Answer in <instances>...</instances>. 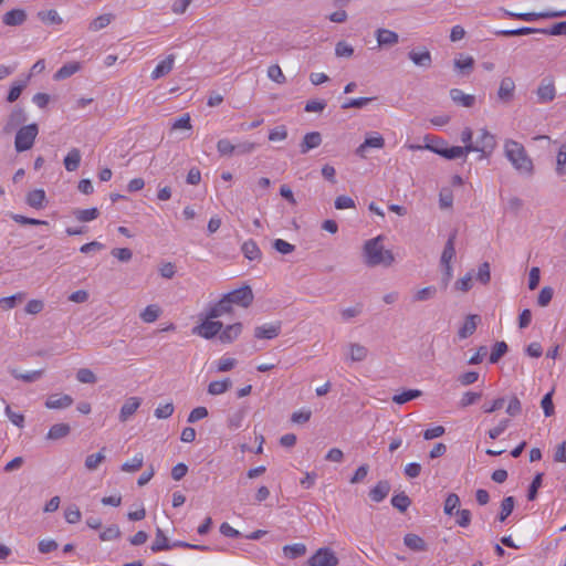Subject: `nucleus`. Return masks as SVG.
<instances>
[{"label":"nucleus","mask_w":566,"mask_h":566,"mask_svg":"<svg viewBox=\"0 0 566 566\" xmlns=\"http://www.w3.org/2000/svg\"><path fill=\"white\" fill-rule=\"evenodd\" d=\"M458 231L453 230L446 242L444 249L441 254V264H451V260L455 255V239H457Z\"/></svg>","instance_id":"24"},{"label":"nucleus","mask_w":566,"mask_h":566,"mask_svg":"<svg viewBox=\"0 0 566 566\" xmlns=\"http://www.w3.org/2000/svg\"><path fill=\"white\" fill-rule=\"evenodd\" d=\"M542 34H548V35H566V20L562 22H557L553 24L548 29H541Z\"/></svg>","instance_id":"61"},{"label":"nucleus","mask_w":566,"mask_h":566,"mask_svg":"<svg viewBox=\"0 0 566 566\" xmlns=\"http://www.w3.org/2000/svg\"><path fill=\"white\" fill-rule=\"evenodd\" d=\"M175 407L172 402H166L164 405H159L155 409V417L157 419H167L174 413Z\"/></svg>","instance_id":"60"},{"label":"nucleus","mask_w":566,"mask_h":566,"mask_svg":"<svg viewBox=\"0 0 566 566\" xmlns=\"http://www.w3.org/2000/svg\"><path fill=\"white\" fill-rule=\"evenodd\" d=\"M450 97L457 105L467 108L473 107L476 101L474 95L465 94L463 91L459 88L450 90Z\"/></svg>","instance_id":"19"},{"label":"nucleus","mask_w":566,"mask_h":566,"mask_svg":"<svg viewBox=\"0 0 566 566\" xmlns=\"http://www.w3.org/2000/svg\"><path fill=\"white\" fill-rule=\"evenodd\" d=\"M242 332V325L239 323L231 324L227 326L220 334V339L222 342H232Z\"/></svg>","instance_id":"39"},{"label":"nucleus","mask_w":566,"mask_h":566,"mask_svg":"<svg viewBox=\"0 0 566 566\" xmlns=\"http://www.w3.org/2000/svg\"><path fill=\"white\" fill-rule=\"evenodd\" d=\"M73 216L80 222H90L99 216V211L97 208L75 209Z\"/></svg>","instance_id":"34"},{"label":"nucleus","mask_w":566,"mask_h":566,"mask_svg":"<svg viewBox=\"0 0 566 566\" xmlns=\"http://www.w3.org/2000/svg\"><path fill=\"white\" fill-rule=\"evenodd\" d=\"M114 15L112 13H104L93 19L88 29L93 32L99 31L112 23Z\"/></svg>","instance_id":"36"},{"label":"nucleus","mask_w":566,"mask_h":566,"mask_svg":"<svg viewBox=\"0 0 566 566\" xmlns=\"http://www.w3.org/2000/svg\"><path fill=\"white\" fill-rule=\"evenodd\" d=\"M532 33H541V29L531 28V27H522L518 29L512 30H499L495 31V35L497 36H517V35H527Z\"/></svg>","instance_id":"32"},{"label":"nucleus","mask_w":566,"mask_h":566,"mask_svg":"<svg viewBox=\"0 0 566 566\" xmlns=\"http://www.w3.org/2000/svg\"><path fill=\"white\" fill-rule=\"evenodd\" d=\"M391 490V485L388 480H380L377 484L369 490L368 496L375 503L384 501Z\"/></svg>","instance_id":"15"},{"label":"nucleus","mask_w":566,"mask_h":566,"mask_svg":"<svg viewBox=\"0 0 566 566\" xmlns=\"http://www.w3.org/2000/svg\"><path fill=\"white\" fill-rule=\"evenodd\" d=\"M120 536V531L117 525H111L99 533V539L103 542L114 541Z\"/></svg>","instance_id":"52"},{"label":"nucleus","mask_w":566,"mask_h":566,"mask_svg":"<svg viewBox=\"0 0 566 566\" xmlns=\"http://www.w3.org/2000/svg\"><path fill=\"white\" fill-rule=\"evenodd\" d=\"M25 120H27L25 111L20 106L13 107L6 118V122H4V125L2 128L3 133L11 134L13 130H18L21 126H23Z\"/></svg>","instance_id":"10"},{"label":"nucleus","mask_w":566,"mask_h":566,"mask_svg":"<svg viewBox=\"0 0 566 566\" xmlns=\"http://www.w3.org/2000/svg\"><path fill=\"white\" fill-rule=\"evenodd\" d=\"M221 328L222 323L216 321V318H210V313L208 312L206 318L193 327L192 333L206 339H210L219 334Z\"/></svg>","instance_id":"9"},{"label":"nucleus","mask_w":566,"mask_h":566,"mask_svg":"<svg viewBox=\"0 0 566 566\" xmlns=\"http://www.w3.org/2000/svg\"><path fill=\"white\" fill-rule=\"evenodd\" d=\"M322 144V135L318 132H311L305 134L300 145L301 154H306L311 149L318 147Z\"/></svg>","instance_id":"21"},{"label":"nucleus","mask_w":566,"mask_h":566,"mask_svg":"<svg viewBox=\"0 0 566 566\" xmlns=\"http://www.w3.org/2000/svg\"><path fill=\"white\" fill-rule=\"evenodd\" d=\"M437 294V287L436 286H427L419 291L413 296L415 302H423L428 301L430 298H433Z\"/></svg>","instance_id":"50"},{"label":"nucleus","mask_w":566,"mask_h":566,"mask_svg":"<svg viewBox=\"0 0 566 566\" xmlns=\"http://www.w3.org/2000/svg\"><path fill=\"white\" fill-rule=\"evenodd\" d=\"M144 464V455L136 453L130 460L124 462L120 467L122 471L134 473L142 469Z\"/></svg>","instance_id":"37"},{"label":"nucleus","mask_w":566,"mask_h":566,"mask_svg":"<svg viewBox=\"0 0 566 566\" xmlns=\"http://www.w3.org/2000/svg\"><path fill=\"white\" fill-rule=\"evenodd\" d=\"M555 171L558 176L566 175V142L558 149Z\"/></svg>","instance_id":"44"},{"label":"nucleus","mask_w":566,"mask_h":566,"mask_svg":"<svg viewBox=\"0 0 566 566\" xmlns=\"http://www.w3.org/2000/svg\"><path fill=\"white\" fill-rule=\"evenodd\" d=\"M515 500L513 496H506L502 500L501 511L497 516L500 522H504L514 510Z\"/></svg>","instance_id":"43"},{"label":"nucleus","mask_w":566,"mask_h":566,"mask_svg":"<svg viewBox=\"0 0 566 566\" xmlns=\"http://www.w3.org/2000/svg\"><path fill=\"white\" fill-rule=\"evenodd\" d=\"M408 57L419 67L429 69L432 64L431 53L426 48L409 51Z\"/></svg>","instance_id":"14"},{"label":"nucleus","mask_w":566,"mask_h":566,"mask_svg":"<svg viewBox=\"0 0 566 566\" xmlns=\"http://www.w3.org/2000/svg\"><path fill=\"white\" fill-rule=\"evenodd\" d=\"M268 76L274 81L275 83L283 84L285 83L286 78L281 70V67L276 64L271 65L268 69Z\"/></svg>","instance_id":"63"},{"label":"nucleus","mask_w":566,"mask_h":566,"mask_svg":"<svg viewBox=\"0 0 566 566\" xmlns=\"http://www.w3.org/2000/svg\"><path fill=\"white\" fill-rule=\"evenodd\" d=\"M142 399L139 397H129L120 408L119 420L125 422L130 418L140 407Z\"/></svg>","instance_id":"18"},{"label":"nucleus","mask_w":566,"mask_h":566,"mask_svg":"<svg viewBox=\"0 0 566 566\" xmlns=\"http://www.w3.org/2000/svg\"><path fill=\"white\" fill-rule=\"evenodd\" d=\"M39 135V126L36 123H31L21 126L15 132L14 148L18 153L30 150Z\"/></svg>","instance_id":"4"},{"label":"nucleus","mask_w":566,"mask_h":566,"mask_svg":"<svg viewBox=\"0 0 566 566\" xmlns=\"http://www.w3.org/2000/svg\"><path fill=\"white\" fill-rule=\"evenodd\" d=\"M11 375L15 378V379H20V380H23L25 382H32L39 378L42 377L43 375V370H33V371H29V373H25V374H19L17 373V370H12L11 371Z\"/></svg>","instance_id":"54"},{"label":"nucleus","mask_w":566,"mask_h":566,"mask_svg":"<svg viewBox=\"0 0 566 566\" xmlns=\"http://www.w3.org/2000/svg\"><path fill=\"white\" fill-rule=\"evenodd\" d=\"M161 314V308L157 304L147 305L139 314L140 319L144 323H154L158 319Z\"/></svg>","instance_id":"29"},{"label":"nucleus","mask_w":566,"mask_h":566,"mask_svg":"<svg viewBox=\"0 0 566 566\" xmlns=\"http://www.w3.org/2000/svg\"><path fill=\"white\" fill-rule=\"evenodd\" d=\"M481 322V317L476 314H469L465 317L463 325L458 331V336L460 339H465L474 334L476 331L478 324Z\"/></svg>","instance_id":"16"},{"label":"nucleus","mask_w":566,"mask_h":566,"mask_svg":"<svg viewBox=\"0 0 566 566\" xmlns=\"http://www.w3.org/2000/svg\"><path fill=\"white\" fill-rule=\"evenodd\" d=\"M476 281L482 283L483 285H486L491 281V271H490V263L483 262L479 265V270L475 276Z\"/></svg>","instance_id":"49"},{"label":"nucleus","mask_w":566,"mask_h":566,"mask_svg":"<svg viewBox=\"0 0 566 566\" xmlns=\"http://www.w3.org/2000/svg\"><path fill=\"white\" fill-rule=\"evenodd\" d=\"M422 395V391L419 389H408L401 394L395 395L392 397V401L397 405H403L412 399H416Z\"/></svg>","instance_id":"42"},{"label":"nucleus","mask_w":566,"mask_h":566,"mask_svg":"<svg viewBox=\"0 0 566 566\" xmlns=\"http://www.w3.org/2000/svg\"><path fill=\"white\" fill-rule=\"evenodd\" d=\"M553 295L554 290L551 286H544L537 296V304L541 307L547 306L551 303Z\"/></svg>","instance_id":"56"},{"label":"nucleus","mask_w":566,"mask_h":566,"mask_svg":"<svg viewBox=\"0 0 566 566\" xmlns=\"http://www.w3.org/2000/svg\"><path fill=\"white\" fill-rule=\"evenodd\" d=\"M375 97H358V98H350L346 101L343 105V109L347 108H361L369 104L371 101H374Z\"/></svg>","instance_id":"51"},{"label":"nucleus","mask_w":566,"mask_h":566,"mask_svg":"<svg viewBox=\"0 0 566 566\" xmlns=\"http://www.w3.org/2000/svg\"><path fill=\"white\" fill-rule=\"evenodd\" d=\"M471 151H473L472 146H447L444 148L433 149L434 154L440 155L449 160L460 158Z\"/></svg>","instance_id":"13"},{"label":"nucleus","mask_w":566,"mask_h":566,"mask_svg":"<svg viewBox=\"0 0 566 566\" xmlns=\"http://www.w3.org/2000/svg\"><path fill=\"white\" fill-rule=\"evenodd\" d=\"M248 306V286L229 292L216 304L209 307L210 318H218L234 312L235 307Z\"/></svg>","instance_id":"2"},{"label":"nucleus","mask_w":566,"mask_h":566,"mask_svg":"<svg viewBox=\"0 0 566 566\" xmlns=\"http://www.w3.org/2000/svg\"><path fill=\"white\" fill-rule=\"evenodd\" d=\"M27 203L34 209H42L45 207L46 195L43 189H33L27 193Z\"/></svg>","instance_id":"23"},{"label":"nucleus","mask_w":566,"mask_h":566,"mask_svg":"<svg viewBox=\"0 0 566 566\" xmlns=\"http://www.w3.org/2000/svg\"><path fill=\"white\" fill-rule=\"evenodd\" d=\"M504 155L518 172L527 176L534 174L533 160L521 143L507 139L504 144Z\"/></svg>","instance_id":"3"},{"label":"nucleus","mask_w":566,"mask_h":566,"mask_svg":"<svg viewBox=\"0 0 566 566\" xmlns=\"http://www.w3.org/2000/svg\"><path fill=\"white\" fill-rule=\"evenodd\" d=\"M502 11L504 12L505 15H507L510 18H514V19L527 21V22L539 20V19H554V18L566 17V9L559 10V11L548 10V11H544V12H513V11H509L506 9H502Z\"/></svg>","instance_id":"6"},{"label":"nucleus","mask_w":566,"mask_h":566,"mask_svg":"<svg viewBox=\"0 0 566 566\" xmlns=\"http://www.w3.org/2000/svg\"><path fill=\"white\" fill-rule=\"evenodd\" d=\"M64 516L67 523L75 524L81 521L82 514L76 505H70L65 509Z\"/></svg>","instance_id":"58"},{"label":"nucleus","mask_w":566,"mask_h":566,"mask_svg":"<svg viewBox=\"0 0 566 566\" xmlns=\"http://www.w3.org/2000/svg\"><path fill=\"white\" fill-rule=\"evenodd\" d=\"M237 365V360L233 358V357H230V356H222L218 361H217V370L219 373H224V371H229L231 370L232 368H234Z\"/></svg>","instance_id":"57"},{"label":"nucleus","mask_w":566,"mask_h":566,"mask_svg":"<svg viewBox=\"0 0 566 566\" xmlns=\"http://www.w3.org/2000/svg\"><path fill=\"white\" fill-rule=\"evenodd\" d=\"M232 386L229 378L222 380H214L208 385V394L211 396H219L228 391Z\"/></svg>","instance_id":"30"},{"label":"nucleus","mask_w":566,"mask_h":566,"mask_svg":"<svg viewBox=\"0 0 566 566\" xmlns=\"http://www.w3.org/2000/svg\"><path fill=\"white\" fill-rule=\"evenodd\" d=\"M515 82L512 77H503L497 90V98L503 104H510L514 99Z\"/></svg>","instance_id":"11"},{"label":"nucleus","mask_w":566,"mask_h":566,"mask_svg":"<svg viewBox=\"0 0 566 566\" xmlns=\"http://www.w3.org/2000/svg\"><path fill=\"white\" fill-rule=\"evenodd\" d=\"M81 163V153L77 148H72L64 158V167L67 171H75Z\"/></svg>","instance_id":"33"},{"label":"nucleus","mask_w":566,"mask_h":566,"mask_svg":"<svg viewBox=\"0 0 566 566\" xmlns=\"http://www.w3.org/2000/svg\"><path fill=\"white\" fill-rule=\"evenodd\" d=\"M106 459V448L103 447L98 452L88 454L85 458L84 467L88 471L96 470Z\"/></svg>","instance_id":"28"},{"label":"nucleus","mask_w":566,"mask_h":566,"mask_svg":"<svg viewBox=\"0 0 566 566\" xmlns=\"http://www.w3.org/2000/svg\"><path fill=\"white\" fill-rule=\"evenodd\" d=\"M171 130H186L191 132L192 130V123L191 117L189 113H185L178 118L174 119L170 125Z\"/></svg>","instance_id":"35"},{"label":"nucleus","mask_w":566,"mask_h":566,"mask_svg":"<svg viewBox=\"0 0 566 566\" xmlns=\"http://www.w3.org/2000/svg\"><path fill=\"white\" fill-rule=\"evenodd\" d=\"M460 505V497L455 493L448 494L446 501H444V507L443 512L446 515H453L455 514L454 510L458 509Z\"/></svg>","instance_id":"47"},{"label":"nucleus","mask_w":566,"mask_h":566,"mask_svg":"<svg viewBox=\"0 0 566 566\" xmlns=\"http://www.w3.org/2000/svg\"><path fill=\"white\" fill-rule=\"evenodd\" d=\"M27 20V13L22 9H13L4 13L2 21L6 25H21Z\"/></svg>","instance_id":"26"},{"label":"nucleus","mask_w":566,"mask_h":566,"mask_svg":"<svg viewBox=\"0 0 566 566\" xmlns=\"http://www.w3.org/2000/svg\"><path fill=\"white\" fill-rule=\"evenodd\" d=\"M70 426L66 424V423H56V424H53L48 434H46V438L49 440H57V439H61V438H64L66 437L69 433H70Z\"/></svg>","instance_id":"38"},{"label":"nucleus","mask_w":566,"mask_h":566,"mask_svg":"<svg viewBox=\"0 0 566 566\" xmlns=\"http://www.w3.org/2000/svg\"><path fill=\"white\" fill-rule=\"evenodd\" d=\"M335 54L338 57H350L354 54V48L346 41H338L335 46Z\"/></svg>","instance_id":"55"},{"label":"nucleus","mask_w":566,"mask_h":566,"mask_svg":"<svg viewBox=\"0 0 566 566\" xmlns=\"http://www.w3.org/2000/svg\"><path fill=\"white\" fill-rule=\"evenodd\" d=\"M368 355V349L360 344H350V360L363 361Z\"/></svg>","instance_id":"48"},{"label":"nucleus","mask_w":566,"mask_h":566,"mask_svg":"<svg viewBox=\"0 0 566 566\" xmlns=\"http://www.w3.org/2000/svg\"><path fill=\"white\" fill-rule=\"evenodd\" d=\"M272 247L281 254H289L295 250V245L282 240V239L274 240L272 243Z\"/></svg>","instance_id":"64"},{"label":"nucleus","mask_w":566,"mask_h":566,"mask_svg":"<svg viewBox=\"0 0 566 566\" xmlns=\"http://www.w3.org/2000/svg\"><path fill=\"white\" fill-rule=\"evenodd\" d=\"M82 69L81 62L72 61L60 67L53 75L54 81H63L71 77Z\"/></svg>","instance_id":"22"},{"label":"nucleus","mask_w":566,"mask_h":566,"mask_svg":"<svg viewBox=\"0 0 566 566\" xmlns=\"http://www.w3.org/2000/svg\"><path fill=\"white\" fill-rule=\"evenodd\" d=\"M73 403V398L70 395H51L46 401L48 409H64Z\"/></svg>","instance_id":"20"},{"label":"nucleus","mask_w":566,"mask_h":566,"mask_svg":"<svg viewBox=\"0 0 566 566\" xmlns=\"http://www.w3.org/2000/svg\"><path fill=\"white\" fill-rule=\"evenodd\" d=\"M376 40L380 48L392 46L399 42V35L395 31L379 28L376 31Z\"/></svg>","instance_id":"17"},{"label":"nucleus","mask_w":566,"mask_h":566,"mask_svg":"<svg viewBox=\"0 0 566 566\" xmlns=\"http://www.w3.org/2000/svg\"><path fill=\"white\" fill-rule=\"evenodd\" d=\"M338 564V557L336 556L335 552L328 546L318 548L307 559L308 566H337Z\"/></svg>","instance_id":"7"},{"label":"nucleus","mask_w":566,"mask_h":566,"mask_svg":"<svg viewBox=\"0 0 566 566\" xmlns=\"http://www.w3.org/2000/svg\"><path fill=\"white\" fill-rule=\"evenodd\" d=\"M244 418H245V410L243 408L239 409L229 415V417L227 419V427L230 430H237L242 426Z\"/></svg>","instance_id":"41"},{"label":"nucleus","mask_w":566,"mask_h":566,"mask_svg":"<svg viewBox=\"0 0 566 566\" xmlns=\"http://www.w3.org/2000/svg\"><path fill=\"white\" fill-rule=\"evenodd\" d=\"M509 347L507 344L503 340L496 342L492 348L491 355H490V363L495 364L497 363L502 356H504L507 352Z\"/></svg>","instance_id":"46"},{"label":"nucleus","mask_w":566,"mask_h":566,"mask_svg":"<svg viewBox=\"0 0 566 566\" xmlns=\"http://www.w3.org/2000/svg\"><path fill=\"white\" fill-rule=\"evenodd\" d=\"M411 504V500L405 492H400L391 497V505L403 513Z\"/></svg>","instance_id":"40"},{"label":"nucleus","mask_w":566,"mask_h":566,"mask_svg":"<svg viewBox=\"0 0 566 566\" xmlns=\"http://www.w3.org/2000/svg\"><path fill=\"white\" fill-rule=\"evenodd\" d=\"M283 554L289 559H296L306 554V546L303 543H295L283 546Z\"/></svg>","instance_id":"31"},{"label":"nucleus","mask_w":566,"mask_h":566,"mask_svg":"<svg viewBox=\"0 0 566 566\" xmlns=\"http://www.w3.org/2000/svg\"><path fill=\"white\" fill-rule=\"evenodd\" d=\"M169 548H170V546L168 544V539L165 536L164 532L160 528H157L155 541L151 544V551L156 553V552L167 551Z\"/></svg>","instance_id":"45"},{"label":"nucleus","mask_w":566,"mask_h":566,"mask_svg":"<svg viewBox=\"0 0 566 566\" xmlns=\"http://www.w3.org/2000/svg\"><path fill=\"white\" fill-rule=\"evenodd\" d=\"M175 56L172 54L168 55L166 59L160 61L154 71L151 72V78L158 80L165 75H167L174 67Z\"/></svg>","instance_id":"25"},{"label":"nucleus","mask_w":566,"mask_h":566,"mask_svg":"<svg viewBox=\"0 0 566 566\" xmlns=\"http://www.w3.org/2000/svg\"><path fill=\"white\" fill-rule=\"evenodd\" d=\"M543 475H544L543 473H537L534 476V479L528 488V491H527V500L528 501H534L536 499L538 489L541 488L542 482H543Z\"/></svg>","instance_id":"53"},{"label":"nucleus","mask_w":566,"mask_h":566,"mask_svg":"<svg viewBox=\"0 0 566 566\" xmlns=\"http://www.w3.org/2000/svg\"><path fill=\"white\" fill-rule=\"evenodd\" d=\"M282 323L280 321L272 324L256 326L254 328V337L256 339H273L280 335Z\"/></svg>","instance_id":"12"},{"label":"nucleus","mask_w":566,"mask_h":566,"mask_svg":"<svg viewBox=\"0 0 566 566\" xmlns=\"http://www.w3.org/2000/svg\"><path fill=\"white\" fill-rule=\"evenodd\" d=\"M496 147V139L486 128L480 130V136L473 144V151L480 153L479 159L489 158Z\"/></svg>","instance_id":"5"},{"label":"nucleus","mask_w":566,"mask_h":566,"mask_svg":"<svg viewBox=\"0 0 566 566\" xmlns=\"http://www.w3.org/2000/svg\"><path fill=\"white\" fill-rule=\"evenodd\" d=\"M535 93L537 96L538 104H547L553 102L556 97V86L554 77L551 75L543 77Z\"/></svg>","instance_id":"8"},{"label":"nucleus","mask_w":566,"mask_h":566,"mask_svg":"<svg viewBox=\"0 0 566 566\" xmlns=\"http://www.w3.org/2000/svg\"><path fill=\"white\" fill-rule=\"evenodd\" d=\"M382 239V235H378L365 242L363 248V256L367 266H390L394 263V253L390 250H386L384 248L381 244Z\"/></svg>","instance_id":"1"},{"label":"nucleus","mask_w":566,"mask_h":566,"mask_svg":"<svg viewBox=\"0 0 566 566\" xmlns=\"http://www.w3.org/2000/svg\"><path fill=\"white\" fill-rule=\"evenodd\" d=\"M403 544L411 551L415 552H424L428 549V546L423 538L413 533H408L403 537Z\"/></svg>","instance_id":"27"},{"label":"nucleus","mask_w":566,"mask_h":566,"mask_svg":"<svg viewBox=\"0 0 566 566\" xmlns=\"http://www.w3.org/2000/svg\"><path fill=\"white\" fill-rule=\"evenodd\" d=\"M209 415L208 412V409L206 407H196L195 409H192L188 416V419L187 421L189 423H195L199 420H202L205 418H207Z\"/></svg>","instance_id":"62"},{"label":"nucleus","mask_w":566,"mask_h":566,"mask_svg":"<svg viewBox=\"0 0 566 566\" xmlns=\"http://www.w3.org/2000/svg\"><path fill=\"white\" fill-rule=\"evenodd\" d=\"M76 379L82 384L96 382L95 374L88 368H80L76 373Z\"/></svg>","instance_id":"59"}]
</instances>
